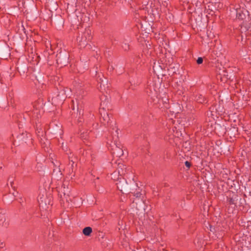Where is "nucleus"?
Returning a JSON list of instances; mask_svg holds the SVG:
<instances>
[{
  "label": "nucleus",
  "instance_id": "obj_9",
  "mask_svg": "<svg viewBox=\"0 0 251 251\" xmlns=\"http://www.w3.org/2000/svg\"><path fill=\"white\" fill-rule=\"evenodd\" d=\"M217 77L218 79H220L221 81L224 82H226V81L230 78L228 75L224 74L223 76H222V75L221 74H218L217 75Z\"/></svg>",
  "mask_w": 251,
  "mask_h": 251
},
{
  "label": "nucleus",
  "instance_id": "obj_12",
  "mask_svg": "<svg viewBox=\"0 0 251 251\" xmlns=\"http://www.w3.org/2000/svg\"><path fill=\"white\" fill-rule=\"evenodd\" d=\"M100 114L102 116L103 121H107L108 123L110 120L109 115L108 114H105L104 113H102V111H100Z\"/></svg>",
  "mask_w": 251,
  "mask_h": 251
},
{
  "label": "nucleus",
  "instance_id": "obj_8",
  "mask_svg": "<svg viewBox=\"0 0 251 251\" xmlns=\"http://www.w3.org/2000/svg\"><path fill=\"white\" fill-rule=\"evenodd\" d=\"M126 167L123 165H119L118 168V173L120 176H123L125 175V173L126 172Z\"/></svg>",
  "mask_w": 251,
  "mask_h": 251
},
{
  "label": "nucleus",
  "instance_id": "obj_11",
  "mask_svg": "<svg viewBox=\"0 0 251 251\" xmlns=\"http://www.w3.org/2000/svg\"><path fill=\"white\" fill-rule=\"evenodd\" d=\"M92 231V228L88 226L83 229V233L86 236H89Z\"/></svg>",
  "mask_w": 251,
  "mask_h": 251
},
{
  "label": "nucleus",
  "instance_id": "obj_20",
  "mask_svg": "<svg viewBox=\"0 0 251 251\" xmlns=\"http://www.w3.org/2000/svg\"><path fill=\"white\" fill-rule=\"evenodd\" d=\"M107 105V103L105 101H102L101 104V106H106Z\"/></svg>",
  "mask_w": 251,
  "mask_h": 251
},
{
  "label": "nucleus",
  "instance_id": "obj_4",
  "mask_svg": "<svg viewBox=\"0 0 251 251\" xmlns=\"http://www.w3.org/2000/svg\"><path fill=\"white\" fill-rule=\"evenodd\" d=\"M38 202L41 208L47 210L49 208V205L50 204V199H49L46 196L42 195V196H40V198L38 199Z\"/></svg>",
  "mask_w": 251,
  "mask_h": 251
},
{
  "label": "nucleus",
  "instance_id": "obj_10",
  "mask_svg": "<svg viewBox=\"0 0 251 251\" xmlns=\"http://www.w3.org/2000/svg\"><path fill=\"white\" fill-rule=\"evenodd\" d=\"M176 86L177 87V90L176 91V94L181 96L183 94V88L181 85H179L177 83H176Z\"/></svg>",
  "mask_w": 251,
  "mask_h": 251
},
{
  "label": "nucleus",
  "instance_id": "obj_16",
  "mask_svg": "<svg viewBox=\"0 0 251 251\" xmlns=\"http://www.w3.org/2000/svg\"><path fill=\"white\" fill-rule=\"evenodd\" d=\"M185 166L188 168L189 169L190 167L191 166V162L188 161H186L185 162Z\"/></svg>",
  "mask_w": 251,
  "mask_h": 251
},
{
  "label": "nucleus",
  "instance_id": "obj_1",
  "mask_svg": "<svg viewBox=\"0 0 251 251\" xmlns=\"http://www.w3.org/2000/svg\"><path fill=\"white\" fill-rule=\"evenodd\" d=\"M116 184L118 188L123 193L130 192V190H134L138 187V185L133 180L132 181V186H129L126 180L122 178H120L119 179L118 182Z\"/></svg>",
  "mask_w": 251,
  "mask_h": 251
},
{
  "label": "nucleus",
  "instance_id": "obj_5",
  "mask_svg": "<svg viewBox=\"0 0 251 251\" xmlns=\"http://www.w3.org/2000/svg\"><path fill=\"white\" fill-rule=\"evenodd\" d=\"M238 196L236 193L229 192L227 196V202L230 205H233V208L237 206L236 201L238 199Z\"/></svg>",
  "mask_w": 251,
  "mask_h": 251
},
{
  "label": "nucleus",
  "instance_id": "obj_26",
  "mask_svg": "<svg viewBox=\"0 0 251 251\" xmlns=\"http://www.w3.org/2000/svg\"><path fill=\"white\" fill-rule=\"evenodd\" d=\"M116 174H113V176H116Z\"/></svg>",
  "mask_w": 251,
  "mask_h": 251
},
{
  "label": "nucleus",
  "instance_id": "obj_17",
  "mask_svg": "<svg viewBox=\"0 0 251 251\" xmlns=\"http://www.w3.org/2000/svg\"><path fill=\"white\" fill-rule=\"evenodd\" d=\"M209 230L211 232H214L215 231V228L213 227L211 225H209Z\"/></svg>",
  "mask_w": 251,
  "mask_h": 251
},
{
  "label": "nucleus",
  "instance_id": "obj_19",
  "mask_svg": "<svg viewBox=\"0 0 251 251\" xmlns=\"http://www.w3.org/2000/svg\"><path fill=\"white\" fill-rule=\"evenodd\" d=\"M63 193H64V196H65L67 194V193H68V191L67 190H65V187H64Z\"/></svg>",
  "mask_w": 251,
  "mask_h": 251
},
{
  "label": "nucleus",
  "instance_id": "obj_23",
  "mask_svg": "<svg viewBox=\"0 0 251 251\" xmlns=\"http://www.w3.org/2000/svg\"><path fill=\"white\" fill-rule=\"evenodd\" d=\"M115 132H116V135H117L118 136V132L117 130H116Z\"/></svg>",
  "mask_w": 251,
  "mask_h": 251
},
{
  "label": "nucleus",
  "instance_id": "obj_18",
  "mask_svg": "<svg viewBox=\"0 0 251 251\" xmlns=\"http://www.w3.org/2000/svg\"><path fill=\"white\" fill-rule=\"evenodd\" d=\"M4 246V243L0 241V248H2Z\"/></svg>",
  "mask_w": 251,
  "mask_h": 251
},
{
  "label": "nucleus",
  "instance_id": "obj_15",
  "mask_svg": "<svg viewBox=\"0 0 251 251\" xmlns=\"http://www.w3.org/2000/svg\"><path fill=\"white\" fill-rule=\"evenodd\" d=\"M203 62V58L202 57H199L197 60V63L198 64H201Z\"/></svg>",
  "mask_w": 251,
  "mask_h": 251
},
{
  "label": "nucleus",
  "instance_id": "obj_6",
  "mask_svg": "<svg viewBox=\"0 0 251 251\" xmlns=\"http://www.w3.org/2000/svg\"><path fill=\"white\" fill-rule=\"evenodd\" d=\"M153 70L154 73L157 75H163V70L162 66L160 65V63L158 62H154L153 66Z\"/></svg>",
  "mask_w": 251,
  "mask_h": 251
},
{
  "label": "nucleus",
  "instance_id": "obj_24",
  "mask_svg": "<svg viewBox=\"0 0 251 251\" xmlns=\"http://www.w3.org/2000/svg\"><path fill=\"white\" fill-rule=\"evenodd\" d=\"M85 34H87L88 35L89 34L88 31H86V33Z\"/></svg>",
  "mask_w": 251,
  "mask_h": 251
},
{
  "label": "nucleus",
  "instance_id": "obj_22",
  "mask_svg": "<svg viewBox=\"0 0 251 251\" xmlns=\"http://www.w3.org/2000/svg\"><path fill=\"white\" fill-rule=\"evenodd\" d=\"M154 91L157 92V86H155L154 87Z\"/></svg>",
  "mask_w": 251,
  "mask_h": 251
},
{
  "label": "nucleus",
  "instance_id": "obj_21",
  "mask_svg": "<svg viewBox=\"0 0 251 251\" xmlns=\"http://www.w3.org/2000/svg\"><path fill=\"white\" fill-rule=\"evenodd\" d=\"M134 195H135L136 197H139V196H140V193H136Z\"/></svg>",
  "mask_w": 251,
  "mask_h": 251
},
{
  "label": "nucleus",
  "instance_id": "obj_3",
  "mask_svg": "<svg viewBox=\"0 0 251 251\" xmlns=\"http://www.w3.org/2000/svg\"><path fill=\"white\" fill-rule=\"evenodd\" d=\"M225 133L233 140L234 138L239 135L238 128L236 125H232L230 127L226 129Z\"/></svg>",
  "mask_w": 251,
  "mask_h": 251
},
{
  "label": "nucleus",
  "instance_id": "obj_14",
  "mask_svg": "<svg viewBox=\"0 0 251 251\" xmlns=\"http://www.w3.org/2000/svg\"><path fill=\"white\" fill-rule=\"evenodd\" d=\"M99 81H100V87L101 86L102 84L103 85V86H104L105 83H106L107 84V80H106L105 78V80H104L102 79L101 78H100V80Z\"/></svg>",
  "mask_w": 251,
  "mask_h": 251
},
{
  "label": "nucleus",
  "instance_id": "obj_25",
  "mask_svg": "<svg viewBox=\"0 0 251 251\" xmlns=\"http://www.w3.org/2000/svg\"><path fill=\"white\" fill-rule=\"evenodd\" d=\"M72 165L73 166V164H74V162H73V161H72Z\"/></svg>",
  "mask_w": 251,
  "mask_h": 251
},
{
  "label": "nucleus",
  "instance_id": "obj_13",
  "mask_svg": "<svg viewBox=\"0 0 251 251\" xmlns=\"http://www.w3.org/2000/svg\"><path fill=\"white\" fill-rule=\"evenodd\" d=\"M245 17V15L242 13H237L236 17L239 20H243Z\"/></svg>",
  "mask_w": 251,
  "mask_h": 251
},
{
  "label": "nucleus",
  "instance_id": "obj_27",
  "mask_svg": "<svg viewBox=\"0 0 251 251\" xmlns=\"http://www.w3.org/2000/svg\"><path fill=\"white\" fill-rule=\"evenodd\" d=\"M176 135H175V136H176ZM173 136H175V134H173Z\"/></svg>",
  "mask_w": 251,
  "mask_h": 251
},
{
  "label": "nucleus",
  "instance_id": "obj_2",
  "mask_svg": "<svg viewBox=\"0 0 251 251\" xmlns=\"http://www.w3.org/2000/svg\"><path fill=\"white\" fill-rule=\"evenodd\" d=\"M176 120H174V125L175 126H174V128H175L176 130V136L178 137L179 135H182V130L184 129V124L182 123L183 121L182 119H178L176 118Z\"/></svg>",
  "mask_w": 251,
  "mask_h": 251
},
{
  "label": "nucleus",
  "instance_id": "obj_7",
  "mask_svg": "<svg viewBox=\"0 0 251 251\" xmlns=\"http://www.w3.org/2000/svg\"><path fill=\"white\" fill-rule=\"evenodd\" d=\"M196 100L200 103H203L206 102L205 97L201 94H198L196 96Z\"/></svg>",
  "mask_w": 251,
  "mask_h": 251
}]
</instances>
